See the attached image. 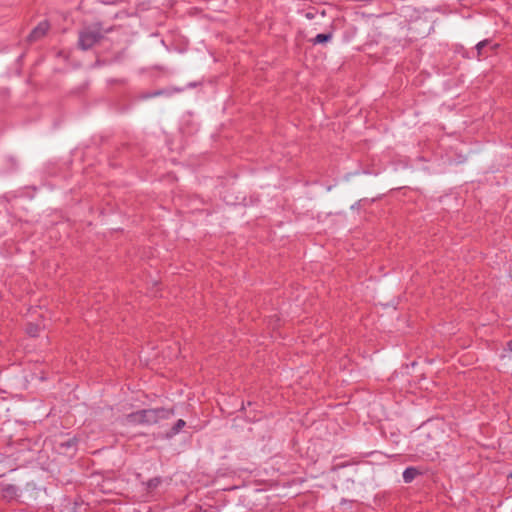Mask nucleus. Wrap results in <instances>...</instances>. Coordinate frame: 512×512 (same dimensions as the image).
Instances as JSON below:
<instances>
[{"mask_svg": "<svg viewBox=\"0 0 512 512\" xmlns=\"http://www.w3.org/2000/svg\"><path fill=\"white\" fill-rule=\"evenodd\" d=\"M4 492L6 493V495H9V496L15 495L16 494V487L13 486V485H8L4 489Z\"/></svg>", "mask_w": 512, "mask_h": 512, "instance_id": "nucleus-12", "label": "nucleus"}, {"mask_svg": "<svg viewBox=\"0 0 512 512\" xmlns=\"http://www.w3.org/2000/svg\"><path fill=\"white\" fill-rule=\"evenodd\" d=\"M306 17H307V18H309V19H311V18H313V15H312L311 13H307V14H306Z\"/></svg>", "mask_w": 512, "mask_h": 512, "instance_id": "nucleus-14", "label": "nucleus"}, {"mask_svg": "<svg viewBox=\"0 0 512 512\" xmlns=\"http://www.w3.org/2000/svg\"><path fill=\"white\" fill-rule=\"evenodd\" d=\"M78 439L76 437L68 438L67 440L57 441V449L61 453L73 454L77 448Z\"/></svg>", "mask_w": 512, "mask_h": 512, "instance_id": "nucleus-3", "label": "nucleus"}, {"mask_svg": "<svg viewBox=\"0 0 512 512\" xmlns=\"http://www.w3.org/2000/svg\"><path fill=\"white\" fill-rule=\"evenodd\" d=\"M420 472L414 467H407L403 472V480L405 483L412 482Z\"/></svg>", "mask_w": 512, "mask_h": 512, "instance_id": "nucleus-6", "label": "nucleus"}, {"mask_svg": "<svg viewBox=\"0 0 512 512\" xmlns=\"http://www.w3.org/2000/svg\"><path fill=\"white\" fill-rule=\"evenodd\" d=\"M39 330L40 328L38 325L29 323L27 326V333L32 337H36L39 334Z\"/></svg>", "mask_w": 512, "mask_h": 512, "instance_id": "nucleus-9", "label": "nucleus"}, {"mask_svg": "<svg viewBox=\"0 0 512 512\" xmlns=\"http://www.w3.org/2000/svg\"><path fill=\"white\" fill-rule=\"evenodd\" d=\"M49 30V23L47 21L40 22L29 34V41H37L41 39Z\"/></svg>", "mask_w": 512, "mask_h": 512, "instance_id": "nucleus-4", "label": "nucleus"}, {"mask_svg": "<svg viewBox=\"0 0 512 512\" xmlns=\"http://www.w3.org/2000/svg\"><path fill=\"white\" fill-rule=\"evenodd\" d=\"M111 30V28L105 29L101 23H93L83 27L79 31L78 47L84 51L91 49L103 38L104 34L109 33Z\"/></svg>", "mask_w": 512, "mask_h": 512, "instance_id": "nucleus-1", "label": "nucleus"}, {"mask_svg": "<svg viewBox=\"0 0 512 512\" xmlns=\"http://www.w3.org/2000/svg\"><path fill=\"white\" fill-rule=\"evenodd\" d=\"M185 421L182 420V419H179L177 420V422L175 423V425L172 427V429L170 430V432L167 433V437H173L175 436L176 434H178L181 429L185 426Z\"/></svg>", "mask_w": 512, "mask_h": 512, "instance_id": "nucleus-8", "label": "nucleus"}, {"mask_svg": "<svg viewBox=\"0 0 512 512\" xmlns=\"http://www.w3.org/2000/svg\"><path fill=\"white\" fill-rule=\"evenodd\" d=\"M490 44V41L489 40H483V41H480L479 43H477L476 45V49H477V53H478V56H480L482 54V49L484 47H486L487 45Z\"/></svg>", "mask_w": 512, "mask_h": 512, "instance_id": "nucleus-10", "label": "nucleus"}, {"mask_svg": "<svg viewBox=\"0 0 512 512\" xmlns=\"http://www.w3.org/2000/svg\"><path fill=\"white\" fill-rule=\"evenodd\" d=\"M144 419L142 410L130 413L126 416L127 422L131 424H145Z\"/></svg>", "mask_w": 512, "mask_h": 512, "instance_id": "nucleus-5", "label": "nucleus"}, {"mask_svg": "<svg viewBox=\"0 0 512 512\" xmlns=\"http://www.w3.org/2000/svg\"><path fill=\"white\" fill-rule=\"evenodd\" d=\"M332 39L331 33H321L315 36V38L312 39L313 44H323Z\"/></svg>", "mask_w": 512, "mask_h": 512, "instance_id": "nucleus-7", "label": "nucleus"}, {"mask_svg": "<svg viewBox=\"0 0 512 512\" xmlns=\"http://www.w3.org/2000/svg\"><path fill=\"white\" fill-rule=\"evenodd\" d=\"M172 415L173 411L165 408L142 409L145 425L156 424L161 419H168Z\"/></svg>", "mask_w": 512, "mask_h": 512, "instance_id": "nucleus-2", "label": "nucleus"}, {"mask_svg": "<svg viewBox=\"0 0 512 512\" xmlns=\"http://www.w3.org/2000/svg\"><path fill=\"white\" fill-rule=\"evenodd\" d=\"M160 484V478H152L147 482L149 489H154Z\"/></svg>", "mask_w": 512, "mask_h": 512, "instance_id": "nucleus-11", "label": "nucleus"}, {"mask_svg": "<svg viewBox=\"0 0 512 512\" xmlns=\"http://www.w3.org/2000/svg\"><path fill=\"white\" fill-rule=\"evenodd\" d=\"M508 349L512 351V339L507 343Z\"/></svg>", "mask_w": 512, "mask_h": 512, "instance_id": "nucleus-13", "label": "nucleus"}]
</instances>
